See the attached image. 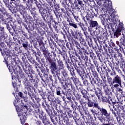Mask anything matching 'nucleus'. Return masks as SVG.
Segmentation results:
<instances>
[{"instance_id": "59", "label": "nucleus", "mask_w": 125, "mask_h": 125, "mask_svg": "<svg viewBox=\"0 0 125 125\" xmlns=\"http://www.w3.org/2000/svg\"><path fill=\"white\" fill-rule=\"evenodd\" d=\"M39 124H40V122H38Z\"/></svg>"}, {"instance_id": "44", "label": "nucleus", "mask_w": 125, "mask_h": 125, "mask_svg": "<svg viewBox=\"0 0 125 125\" xmlns=\"http://www.w3.org/2000/svg\"><path fill=\"white\" fill-rule=\"evenodd\" d=\"M112 112V114H113V115H116V112L115 111H114V110H113Z\"/></svg>"}, {"instance_id": "58", "label": "nucleus", "mask_w": 125, "mask_h": 125, "mask_svg": "<svg viewBox=\"0 0 125 125\" xmlns=\"http://www.w3.org/2000/svg\"><path fill=\"white\" fill-rule=\"evenodd\" d=\"M111 76H113V74H111Z\"/></svg>"}, {"instance_id": "16", "label": "nucleus", "mask_w": 125, "mask_h": 125, "mask_svg": "<svg viewBox=\"0 0 125 125\" xmlns=\"http://www.w3.org/2000/svg\"><path fill=\"white\" fill-rule=\"evenodd\" d=\"M109 107V109L110 110V111H111L112 112H113V111L114 110H116V108H115V106H114V105L113 104H111L110 105H108ZM113 108L114 109H113Z\"/></svg>"}, {"instance_id": "2", "label": "nucleus", "mask_w": 125, "mask_h": 125, "mask_svg": "<svg viewBox=\"0 0 125 125\" xmlns=\"http://www.w3.org/2000/svg\"><path fill=\"white\" fill-rule=\"evenodd\" d=\"M14 105L15 106L17 113L20 117L21 122L22 125H28L25 124L27 116V111H28V107L24 104L22 101H20L18 97H16V100L14 101Z\"/></svg>"}, {"instance_id": "9", "label": "nucleus", "mask_w": 125, "mask_h": 125, "mask_svg": "<svg viewBox=\"0 0 125 125\" xmlns=\"http://www.w3.org/2000/svg\"><path fill=\"white\" fill-rule=\"evenodd\" d=\"M100 111L101 114H102V115L104 116V117H105V116H108L110 114L108 113V111H107V110H106V109L105 108H101L100 109Z\"/></svg>"}, {"instance_id": "48", "label": "nucleus", "mask_w": 125, "mask_h": 125, "mask_svg": "<svg viewBox=\"0 0 125 125\" xmlns=\"http://www.w3.org/2000/svg\"><path fill=\"white\" fill-rule=\"evenodd\" d=\"M113 73H114V75H116V72L115 71H113Z\"/></svg>"}, {"instance_id": "28", "label": "nucleus", "mask_w": 125, "mask_h": 125, "mask_svg": "<svg viewBox=\"0 0 125 125\" xmlns=\"http://www.w3.org/2000/svg\"><path fill=\"white\" fill-rule=\"evenodd\" d=\"M77 71L79 75L80 76V77H82V71L79 69H78Z\"/></svg>"}, {"instance_id": "21", "label": "nucleus", "mask_w": 125, "mask_h": 125, "mask_svg": "<svg viewBox=\"0 0 125 125\" xmlns=\"http://www.w3.org/2000/svg\"><path fill=\"white\" fill-rule=\"evenodd\" d=\"M56 92H57V95H61V92L60 91V88H57L56 89Z\"/></svg>"}, {"instance_id": "47", "label": "nucleus", "mask_w": 125, "mask_h": 125, "mask_svg": "<svg viewBox=\"0 0 125 125\" xmlns=\"http://www.w3.org/2000/svg\"><path fill=\"white\" fill-rule=\"evenodd\" d=\"M99 121H100L101 120V119H102V117H99Z\"/></svg>"}, {"instance_id": "43", "label": "nucleus", "mask_w": 125, "mask_h": 125, "mask_svg": "<svg viewBox=\"0 0 125 125\" xmlns=\"http://www.w3.org/2000/svg\"><path fill=\"white\" fill-rule=\"evenodd\" d=\"M88 31L90 32V33H91V32L92 31V30L88 28Z\"/></svg>"}, {"instance_id": "50", "label": "nucleus", "mask_w": 125, "mask_h": 125, "mask_svg": "<svg viewBox=\"0 0 125 125\" xmlns=\"http://www.w3.org/2000/svg\"><path fill=\"white\" fill-rule=\"evenodd\" d=\"M61 84H63V83H63V82H61Z\"/></svg>"}, {"instance_id": "54", "label": "nucleus", "mask_w": 125, "mask_h": 125, "mask_svg": "<svg viewBox=\"0 0 125 125\" xmlns=\"http://www.w3.org/2000/svg\"><path fill=\"white\" fill-rule=\"evenodd\" d=\"M23 0V1H24V2H26V0Z\"/></svg>"}, {"instance_id": "7", "label": "nucleus", "mask_w": 125, "mask_h": 125, "mask_svg": "<svg viewBox=\"0 0 125 125\" xmlns=\"http://www.w3.org/2000/svg\"><path fill=\"white\" fill-rule=\"evenodd\" d=\"M51 72L53 75H54L55 71L57 70V66L55 62H52L50 63V66L49 67Z\"/></svg>"}, {"instance_id": "41", "label": "nucleus", "mask_w": 125, "mask_h": 125, "mask_svg": "<svg viewBox=\"0 0 125 125\" xmlns=\"http://www.w3.org/2000/svg\"><path fill=\"white\" fill-rule=\"evenodd\" d=\"M3 1H4V3L5 4V3L8 2V0H4Z\"/></svg>"}, {"instance_id": "5", "label": "nucleus", "mask_w": 125, "mask_h": 125, "mask_svg": "<svg viewBox=\"0 0 125 125\" xmlns=\"http://www.w3.org/2000/svg\"><path fill=\"white\" fill-rule=\"evenodd\" d=\"M6 36L7 35L4 33V28L0 26V46L3 45Z\"/></svg>"}, {"instance_id": "39", "label": "nucleus", "mask_w": 125, "mask_h": 125, "mask_svg": "<svg viewBox=\"0 0 125 125\" xmlns=\"http://www.w3.org/2000/svg\"><path fill=\"white\" fill-rule=\"evenodd\" d=\"M91 113H93V114H94L95 113V111L93 109H91Z\"/></svg>"}, {"instance_id": "10", "label": "nucleus", "mask_w": 125, "mask_h": 125, "mask_svg": "<svg viewBox=\"0 0 125 125\" xmlns=\"http://www.w3.org/2000/svg\"><path fill=\"white\" fill-rule=\"evenodd\" d=\"M102 100L104 102H106V103H109V104H112V101H111V99H109L107 98L106 97H102Z\"/></svg>"}, {"instance_id": "37", "label": "nucleus", "mask_w": 125, "mask_h": 125, "mask_svg": "<svg viewBox=\"0 0 125 125\" xmlns=\"http://www.w3.org/2000/svg\"><path fill=\"white\" fill-rule=\"evenodd\" d=\"M101 123H103V121H105V119L104 118H102L101 120H100Z\"/></svg>"}, {"instance_id": "17", "label": "nucleus", "mask_w": 125, "mask_h": 125, "mask_svg": "<svg viewBox=\"0 0 125 125\" xmlns=\"http://www.w3.org/2000/svg\"><path fill=\"white\" fill-rule=\"evenodd\" d=\"M93 103H92V102H90V101L89 100V101H88L87 102V105H88V107H92L93 106Z\"/></svg>"}, {"instance_id": "18", "label": "nucleus", "mask_w": 125, "mask_h": 125, "mask_svg": "<svg viewBox=\"0 0 125 125\" xmlns=\"http://www.w3.org/2000/svg\"><path fill=\"white\" fill-rule=\"evenodd\" d=\"M81 92L83 96L87 94V91L85 90H82Z\"/></svg>"}, {"instance_id": "42", "label": "nucleus", "mask_w": 125, "mask_h": 125, "mask_svg": "<svg viewBox=\"0 0 125 125\" xmlns=\"http://www.w3.org/2000/svg\"><path fill=\"white\" fill-rule=\"evenodd\" d=\"M83 21H84V22H86V21H85V18L84 17H83Z\"/></svg>"}, {"instance_id": "49", "label": "nucleus", "mask_w": 125, "mask_h": 125, "mask_svg": "<svg viewBox=\"0 0 125 125\" xmlns=\"http://www.w3.org/2000/svg\"><path fill=\"white\" fill-rule=\"evenodd\" d=\"M51 121H52V122L53 123V122H54V119H51Z\"/></svg>"}, {"instance_id": "34", "label": "nucleus", "mask_w": 125, "mask_h": 125, "mask_svg": "<svg viewBox=\"0 0 125 125\" xmlns=\"http://www.w3.org/2000/svg\"><path fill=\"white\" fill-rule=\"evenodd\" d=\"M118 91H119V92H120L121 93H123V90L121 88H118L117 89Z\"/></svg>"}, {"instance_id": "20", "label": "nucleus", "mask_w": 125, "mask_h": 125, "mask_svg": "<svg viewBox=\"0 0 125 125\" xmlns=\"http://www.w3.org/2000/svg\"><path fill=\"white\" fill-rule=\"evenodd\" d=\"M83 98L85 99V100H87L88 101H89V98L87 96V94H86V95H83Z\"/></svg>"}, {"instance_id": "12", "label": "nucleus", "mask_w": 125, "mask_h": 125, "mask_svg": "<svg viewBox=\"0 0 125 125\" xmlns=\"http://www.w3.org/2000/svg\"><path fill=\"white\" fill-rule=\"evenodd\" d=\"M78 25L80 26V28L82 29V30L84 32V29H83V27H84V23L82 22H79L78 23Z\"/></svg>"}, {"instance_id": "51", "label": "nucleus", "mask_w": 125, "mask_h": 125, "mask_svg": "<svg viewBox=\"0 0 125 125\" xmlns=\"http://www.w3.org/2000/svg\"><path fill=\"white\" fill-rule=\"evenodd\" d=\"M116 43H117V44H119V42H118V41H117V42H116Z\"/></svg>"}, {"instance_id": "8", "label": "nucleus", "mask_w": 125, "mask_h": 125, "mask_svg": "<svg viewBox=\"0 0 125 125\" xmlns=\"http://www.w3.org/2000/svg\"><path fill=\"white\" fill-rule=\"evenodd\" d=\"M90 26H91L92 28H96L97 29V28H98V23L97 21H91Z\"/></svg>"}, {"instance_id": "26", "label": "nucleus", "mask_w": 125, "mask_h": 125, "mask_svg": "<svg viewBox=\"0 0 125 125\" xmlns=\"http://www.w3.org/2000/svg\"><path fill=\"white\" fill-rule=\"evenodd\" d=\"M2 13L3 14V15H6V16H8L9 14L5 10H4Z\"/></svg>"}, {"instance_id": "6", "label": "nucleus", "mask_w": 125, "mask_h": 125, "mask_svg": "<svg viewBox=\"0 0 125 125\" xmlns=\"http://www.w3.org/2000/svg\"><path fill=\"white\" fill-rule=\"evenodd\" d=\"M4 45V42H3L2 46H0V51H1L2 56H3L4 59L5 60V59H6V57H8V56L10 55V50L5 49L2 51V48H3Z\"/></svg>"}, {"instance_id": "57", "label": "nucleus", "mask_w": 125, "mask_h": 125, "mask_svg": "<svg viewBox=\"0 0 125 125\" xmlns=\"http://www.w3.org/2000/svg\"><path fill=\"white\" fill-rule=\"evenodd\" d=\"M50 125H53L52 124H50Z\"/></svg>"}, {"instance_id": "1", "label": "nucleus", "mask_w": 125, "mask_h": 125, "mask_svg": "<svg viewBox=\"0 0 125 125\" xmlns=\"http://www.w3.org/2000/svg\"><path fill=\"white\" fill-rule=\"evenodd\" d=\"M100 4L103 5L104 9L107 10L109 16L106 18V21L110 25H114L115 28L117 29L114 32V36L116 38H119V36L122 35L121 32H125V27L122 22H120L119 17L115 15V12L113 11V6H112V2L111 0H100Z\"/></svg>"}, {"instance_id": "23", "label": "nucleus", "mask_w": 125, "mask_h": 125, "mask_svg": "<svg viewBox=\"0 0 125 125\" xmlns=\"http://www.w3.org/2000/svg\"><path fill=\"white\" fill-rule=\"evenodd\" d=\"M19 95L20 97H21V98H24V95L23 94V93L21 92H20L19 93Z\"/></svg>"}, {"instance_id": "24", "label": "nucleus", "mask_w": 125, "mask_h": 125, "mask_svg": "<svg viewBox=\"0 0 125 125\" xmlns=\"http://www.w3.org/2000/svg\"><path fill=\"white\" fill-rule=\"evenodd\" d=\"M115 69L116 71H117V72H118L119 73H122V71L120 70V68H119V65L115 67Z\"/></svg>"}, {"instance_id": "30", "label": "nucleus", "mask_w": 125, "mask_h": 125, "mask_svg": "<svg viewBox=\"0 0 125 125\" xmlns=\"http://www.w3.org/2000/svg\"><path fill=\"white\" fill-rule=\"evenodd\" d=\"M22 46H23V47L26 48V47H28V44L23 43H22Z\"/></svg>"}, {"instance_id": "55", "label": "nucleus", "mask_w": 125, "mask_h": 125, "mask_svg": "<svg viewBox=\"0 0 125 125\" xmlns=\"http://www.w3.org/2000/svg\"><path fill=\"white\" fill-rule=\"evenodd\" d=\"M73 33H74V32H72V35H73Z\"/></svg>"}, {"instance_id": "46", "label": "nucleus", "mask_w": 125, "mask_h": 125, "mask_svg": "<svg viewBox=\"0 0 125 125\" xmlns=\"http://www.w3.org/2000/svg\"><path fill=\"white\" fill-rule=\"evenodd\" d=\"M102 24H103V25H104V21H102Z\"/></svg>"}, {"instance_id": "19", "label": "nucleus", "mask_w": 125, "mask_h": 125, "mask_svg": "<svg viewBox=\"0 0 125 125\" xmlns=\"http://www.w3.org/2000/svg\"><path fill=\"white\" fill-rule=\"evenodd\" d=\"M106 119V122H108V123L110 122V119H111V117H110V113L107 115L105 116Z\"/></svg>"}, {"instance_id": "27", "label": "nucleus", "mask_w": 125, "mask_h": 125, "mask_svg": "<svg viewBox=\"0 0 125 125\" xmlns=\"http://www.w3.org/2000/svg\"><path fill=\"white\" fill-rule=\"evenodd\" d=\"M72 15L74 18V19H75V20H78V18H79V17H77L75 15V14H74V13H72Z\"/></svg>"}, {"instance_id": "38", "label": "nucleus", "mask_w": 125, "mask_h": 125, "mask_svg": "<svg viewBox=\"0 0 125 125\" xmlns=\"http://www.w3.org/2000/svg\"><path fill=\"white\" fill-rule=\"evenodd\" d=\"M61 11H62V12H63V13H65V9L62 8L61 9Z\"/></svg>"}, {"instance_id": "25", "label": "nucleus", "mask_w": 125, "mask_h": 125, "mask_svg": "<svg viewBox=\"0 0 125 125\" xmlns=\"http://www.w3.org/2000/svg\"><path fill=\"white\" fill-rule=\"evenodd\" d=\"M101 92V90H98L97 91H95V93L96 96L98 95L99 94H100Z\"/></svg>"}, {"instance_id": "35", "label": "nucleus", "mask_w": 125, "mask_h": 125, "mask_svg": "<svg viewBox=\"0 0 125 125\" xmlns=\"http://www.w3.org/2000/svg\"><path fill=\"white\" fill-rule=\"evenodd\" d=\"M5 5H6V7H9V4L8 3V2L5 3Z\"/></svg>"}, {"instance_id": "29", "label": "nucleus", "mask_w": 125, "mask_h": 125, "mask_svg": "<svg viewBox=\"0 0 125 125\" xmlns=\"http://www.w3.org/2000/svg\"><path fill=\"white\" fill-rule=\"evenodd\" d=\"M62 74L64 77L67 75V73H66V71L65 70L62 71Z\"/></svg>"}, {"instance_id": "45", "label": "nucleus", "mask_w": 125, "mask_h": 125, "mask_svg": "<svg viewBox=\"0 0 125 125\" xmlns=\"http://www.w3.org/2000/svg\"><path fill=\"white\" fill-rule=\"evenodd\" d=\"M121 69H122V71H123V72H125V69H124V67H121Z\"/></svg>"}, {"instance_id": "36", "label": "nucleus", "mask_w": 125, "mask_h": 125, "mask_svg": "<svg viewBox=\"0 0 125 125\" xmlns=\"http://www.w3.org/2000/svg\"><path fill=\"white\" fill-rule=\"evenodd\" d=\"M71 75L72 77H74V76H75V72H74V71H72V72H71Z\"/></svg>"}, {"instance_id": "31", "label": "nucleus", "mask_w": 125, "mask_h": 125, "mask_svg": "<svg viewBox=\"0 0 125 125\" xmlns=\"http://www.w3.org/2000/svg\"><path fill=\"white\" fill-rule=\"evenodd\" d=\"M78 1V3L80 5H82V4H83V1L81 0H77Z\"/></svg>"}, {"instance_id": "33", "label": "nucleus", "mask_w": 125, "mask_h": 125, "mask_svg": "<svg viewBox=\"0 0 125 125\" xmlns=\"http://www.w3.org/2000/svg\"><path fill=\"white\" fill-rule=\"evenodd\" d=\"M102 125H114V124L112 123H108V124H103Z\"/></svg>"}, {"instance_id": "11", "label": "nucleus", "mask_w": 125, "mask_h": 125, "mask_svg": "<svg viewBox=\"0 0 125 125\" xmlns=\"http://www.w3.org/2000/svg\"><path fill=\"white\" fill-rule=\"evenodd\" d=\"M66 98L68 99V100H69V101H72V94L70 93H67L66 94Z\"/></svg>"}, {"instance_id": "4", "label": "nucleus", "mask_w": 125, "mask_h": 125, "mask_svg": "<svg viewBox=\"0 0 125 125\" xmlns=\"http://www.w3.org/2000/svg\"><path fill=\"white\" fill-rule=\"evenodd\" d=\"M111 84H113V87L118 88L120 85L122 87V78L119 75H116L113 79Z\"/></svg>"}, {"instance_id": "15", "label": "nucleus", "mask_w": 125, "mask_h": 125, "mask_svg": "<svg viewBox=\"0 0 125 125\" xmlns=\"http://www.w3.org/2000/svg\"><path fill=\"white\" fill-rule=\"evenodd\" d=\"M58 66L60 67V69H63V63L62 62H60L59 61H58Z\"/></svg>"}, {"instance_id": "13", "label": "nucleus", "mask_w": 125, "mask_h": 125, "mask_svg": "<svg viewBox=\"0 0 125 125\" xmlns=\"http://www.w3.org/2000/svg\"><path fill=\"white\" fill-rule=\"evenodd\" d=\"M93 106L94 107H95V108H97V109H98V110H100L101 109L100 106L98 104V103L97 102H94L93 103Z\"/></svg>"}, {"instance_id": "22", "label": "nucleus", "mask_w": 125, "mask_h": 125, "mask_svg": "<svg viewBox=\"0 0 125 125\" xmlns=\"http://www.w3.org/2000/svg\"><path fill=\"white\" fill-rule=\"evenodd\" d=\"M98 99L101 100V97L102 98V94H101V92L97 95Z\"/></svg>"}, {"instance_id": "53", "label": "nucleus", "mask_w": 125, "mask_h": 125, "mask_svg": "<svg viewBox=\"0 0 125 125\" xmlns=\"http://www.w3.org/2000/svg\"><path fill=\"white\" fill-rule=\"evenodd\" d=\"M11 1H15V0H10Z\"/></svg>"}, {"instance_id": "52", "label": "nucleus", "mask_w": 125, "mask_h": 125, "mask_svg": "<svg viewBox=\"0 0 125 125\" xmlns=\"http://www.w3.org/2000/svg\"><path fill=\"white\" fill-rule=\"evenodd\" d=\"M48 61H49V63H51L50 60L48 59Z\"/></svg>"}, {"instance_id": "40", "label": "nucleus", "mask_w": 125, "mask_h": 125, "mask_svg": "<svg viewBox=\"0 0 125 125\" xmlns=\"http://www.w3.org/2000/svg\"><path fill=\"white\" fill-rule=\"evenodd\" d=\"M72 100H73V101H76V99L75 98V97H72Z\"/></svg>"}, {"instance_id": "14", "label": "nucleus", "mask_w": 125, "mask_h": 125, "mask_svg": "<svg viewBox=\"0 0 125 125\" xmlns=\"http://www.w3.org/2000/svg\"><path fill=\"white\" fill-rule=\"evenodd\" d=\"M70 26H71L72 27H73V28H75V29H77L78 28V26L77 25V24H75L74 23L69 22Z\"/></svg>"}, {"instance_id": "56", "label": "nucleus", "mask_w": 125, "mask_h": 125, "mask_svg": "<svg viewBox=\"0 0 125 125\" xmlns=\"http://www.w3.org/2000/svg\"><path fill=\"white\" fill-rule=\"evenodd\" d=\"M71 80H73V78H71Z\"/></svg>"}, {"instance_id": "32", "label": "nucleus", "mask_w": 125, "mask_h": 125, "mask_svg": "<svg viewBox=\"0 0 125 125\" xmlns=\"http://www.w3.org/2000/svg\"><path fill=\"white\" fill-rule=\"evenodd\" d=\"M4 10H5V9H4V8H0V11L1 12H3Z\"/></svg>"}, {"instance_id": "3", "label": "nucleus", "mask_w": 125, "mask_h": 125, "mask_svg": "<svg viewBox=\"0 0 125 125\" xmlns=\"http://www.w3.org/2000/svg\"><path fill=\"white\" fill-rule=\"evenodd\" d=\"M7 67L10 73H11V74L12 75V85L15 89H17V84H16L17 78H16L15 76L13 75L14 74H15L14 72H15V70L13 69V67H11L10 66L8 65V64H7Z\"/></svg>"}]
</instances>
